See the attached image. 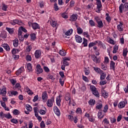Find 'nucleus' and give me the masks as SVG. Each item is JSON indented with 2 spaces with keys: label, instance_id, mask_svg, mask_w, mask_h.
Returning <instances> with one entry per match:
<instances>
[{
  "label": "nucleus",
  "instance_id": "nucleus-1",
  "mask_svg": "<svg viewBox=\"0 0 128 128\" xmlns=\"http://www.w3.org/2000/svg\"><path fill=\"white\" fill-rule=\"evenodd\" d=\"M90 90L92 92V94L95 96L96 98H100V93L96 90V88L94 86H90Z\"/></svg>",
  "mask_w": 128,
  "mask_h": 128
},
{
  "label": "nucleus",
  "instance_id": "nucleus-2",
  "mask_svg": "<svg viewBox=\"0 0 128 128\" xmlns=\"http://www.w3.org/2000/svg\"><path fill=\"white\" fill-rule=\"evenodd\" d=\"M26 44H27V46L26 47L24 50L25 54H30V50H32V44L29 45L28 42H26Z\"/></svg>",
  "mask_w": 128,
  "mask_h": 128
},
{
  "label": "nucleus",
  "instance_id": "nucleus-3",
  "mask_svg": "<svg viewBox=\"0 0 128 128\" xmlns=\"http://www.w3.org/2000/svg\"><path fill=\"white\" fill-rule=\"evenodd\" d=\"M94 20L96 21V22L98 24V26L100 28H104V23L102 22V20H100V18L96 16L94 18Z\"/></svg>",
  "mask_w": 128,
  "mask_h": 128
},
{
  "label": "nucleus",
  "instance_id": "nucleus-4",
  "mask_svg": "<svg viewBox=\"0 0 128 128\" xmlns=\"http://www.w3.org/2000/svg\"><path fill=\"white\" fill-rule=\"evenodd\" d=\"M54 97L52 96L50 99H48L46 102V105L48 108H52L54 106Z\"/></svg>",
  "mask_w": 128,
  "mask_h": 128
},
{
  "label": "nucleus",
  "instance_id": "nucleus-5",
  "mask_svg": "<svg viewBox=\"0 0 128 128\" xmlns=\"http://www.w3.org/2000/svg\"><path fill=\"white\" fill-rule=\"evenodd\" d=\"M72 32H74V30L72 29H70L68 30L63 35L64 38H70V36L72 34Z\"/></svg>",
  "mask_w": 128,
  "mask_h": 128
},
{
  "label": "nucleus",
  "instance_id": "nucleus-6",
  "mask_svg": "<svg viewBox=\"0 0 128 128\" xmlns=\"http://www.w3.org/2000/svg\"><path fill=\"white\" fill-rule=\"evenodd\" d=\"M62 94H60L56 98V104L58 106H60V102H62Z\"/></svg>",
  "mask_w": 128,
  "mask_h": 128
},
{
  "label": "nucleus",
  "instance_id": "nucleus-7",
  "mask_svg": "<svg viewBox=\"0 0 128 128\" xmlns=\"http://www.w3.org/2000/svg\"><path fill=\"white\" fill-rule=\"evenodd\" d=\"M92 59L96 64H100V58H98L96 55L92 56Z\"/></svg>",
  "mask_w": 128,
  "mask_h": 128
},
{
  "label": "nucleus",
  "instance_id": "nucleus-8",
  "mask_svg": "<svg viewBox=\"0 0 128 128\" xmlns=\"http://www.w3.org/2000/svg\"><path fill=\"white\" fill-rule=\"evenodd\" d=\"M36 72L38 74H42V72H44V70L40 66V64H38L36 66Z\"/></svg>",
  "mask_w": 128,
  "mask_h": 128
},
{
  "label": "nucleus",
  "instance_id": "nucleus-9",
  "mask_svg": "<svg viewBox=\"0 0 128 128\" xmlns=\"http://www.w3.org/2000/svg\"><path fill=\"white\" fill-rule=\"evenodd\" d=\"M42 98L43 102H46V100H48V92H46V91H45L42 93Z\"/></svg>",
  "mask_w": 128,
  "mask_h": 128
},
{
  "label": "nucleus",
  "instance_id": "nucleus-10",
  "mask_svg": "<svg viewBox=\"0 0 128 128\" xmlns=\"http://www.w3.org/2000/svg\"><path fill=\"white\" fill-rule=\"evenodd\" d=\"M42 56V50H36L34 52V56L36 58H40Z\"/></svg>",
  "mask_w": 128,
  "mask_h": 128
},
{
  "label": "nucleus",
  "instance_id": "nucleus-11",
  "mask_svg": "<svg viewBox=\"0 0 128 128\" xmlns=\"http://www.w3.org/2000/svg\"><path fill=\"white\" fill-rule=\"evenodd\" d=\"M10 24L12 26H16V24H22V21L18 20V19H16L15 20H12L10 22Z\"/></svg>",
  "mask_w": 128,
  "mask_h": 128
},
{
  "label": "nucleus",
  "instance_id": "nucleus-12",
  "mask_svg": "<svg viewBox=\"0 0 128 128\" xmlns=\"http://www.w3.org/2000/svg\"><path fill=\"white\" fill-rule=\"evenodd\" d=\"M54 114H56V116H60V109L58 108V106H54Z\"/></svg>",
  "mask_w": 128,
  "mask_h": 128
},
{
  "label": "nucleus",
  "instance_id": "nucleus-13",
  "mask_svg": "<svg viewBox=\"0 0 128 128\" xmlns=\"http://www.w3.org/2000/svg\"><path fill=\"white\" fill-rule=\"evenodd\" d=\"M9 96H18V92L16 90H12L8 92Z\"/></svg>",
  "mask_w": 128,
  "mask_h": 128
},
{
  "label": "nucleus",
  "instance_id": "nucleus-14",
  "mask_svg": "<svg viewBox=\"0 0 128 128\" xmlns=\"http://www.w3.org/2000/svg\"><path fill=\"white\" fill-rule=\"evenodd\" d=\"M22 31L20 30V28H19L18 30V35L19 36V39L20 40L22 41L24 40V38H22Z\"/></svg>",
  "mask_w": 128,
  "mask_h": 128
},
{
  "label": "nucleus",
  "instance_id": "nucleus-15",
  "mask_svg": "<svg viewBox=\"0 0 128 128\" xmlns=\"http://www.w3.org/2000/svg\"><path fill=\"white\" fill-rule=\"evenodd\" d=\"M2 46L6 50V52H10V46H8V44H2Z\"/></svg>",
  "mask_w": 128,
  "mask_h": 128
},
{
  "label": "nucleus",
  "instance_id": "nucleus-16",
  "mask_svg": "<svg viewBox=\"0 0 128 128\" xmlns=\"http://www.w3.org/2000/svg\"><path fill=\"white\" fill-rule=\"evenodd\" d=\"M0 94L4 96L6 94V88L5 86L2 87V90H0Z\"/></svg>",
  "mask_w": 128,
  "mask_h": 128
},
{
  "label": "nucleus",
  "instance_id": "nucleus-17",
  "mask_svg": "<svg viewBox=\"0 0 128 128\" xmlns=\"http://www.w3.org/2000/svg\"><path fill=\"white\" fill-rule=\"evenodd\" d=\"M6 30L10 34H12L14 32V28H10L8 27H6Z\"/></svg>",
  "mask_w": 128,
  "mask_h": 128
},
{
  "label": "nucleus",
  "instance_id": "nucleus-18",
  "mask_svg": "<svg viewBox=\"0 0 128 128\" xmlns=\"http://www.w3.org/2000/svg\"><path fill=\"white\" fill-rule=\"evenodd\" d=\"M96 4H97V8L98 10V12H100V8H102V2L100 1H97L96 2Z\"/></svg>",
  "mask_w": 128,
  "mask_h": 128
},
{
  "label": "nucleus",
  "instance_id": "nucleus-19",
  "mask_svg": "<svg viewBox=\"0 0 128 128\" xmlns=\"http://www.w3.org/2000/svg\"><path fill=\"white\" fill-rule=\"evenodd\" d=\"M122 22H120V24L118 25L117 26L118 30H119V32H122V30H124V28L122 27Z\"/></svg>",
  "mask_w": 128,
  "mask_h": 128
},
{
  "label": "nucleus",
  "instance_id": "nucleus-20",
  "mask_svg": "<svg viewBox=\"0 0 128 128\" xmlns=\"http://www.w3.org/2000/svg\"><path fill=\"white\" fill-rule=\"evenodd\" d=\"M18 52H20V49L14 48L12 50V54L13 56L14 54H18Z\"/></svg>",
  "mask_w": 128,
  "mask_h": 128
},
{
  "label": "nucleus",
  "instance_id": "nucleus-21",
  "mask_svg": "<svg viewBox=\"0 0 128 128\" xmlns=\"http://www.w3.org/2000/svg\"><path fill=\"white\" fill-rule=\"evenodd\" d=\"M32 28L33 30H37V28H40V25L37 23L34 22L32 24Z\"/></svg>",
  "mask_w": 128,
  "mask_h": 128
},
{
  "label": "nucleus",
  "instance_id": "nucleus-22",
  "mask_svg": "<svg viewBox=\"0 0 128 128\" xmlns=\"http://www.w3.org/2000/svg\"><path fill=\"white\" fill-rule=\"evenodd\" d=\"M65 100H66L68 101V104L69 106H70V95L69 94H67L66 96H65Z\"/></svg>",
  "mask_w": 128,
  "mask_h": 128
},
{
  "label": "nucleus",
  "instance_id": "nucleus-23",
  "mask_svg": "<svg viewBox=\"0 0 128 128\" xmlns=\"http://www.w3.org/2000/svg\"><path fill=\"white\" fill-rule=\"evenodd\" d=\"M118 108H124L126 106V102H121L119 103L118 105Z\"/></svg>",
  "mask_w": 128,
  "mask_h": 128
},
{
  "label": "nucleus",
  "instance_id": "nucleus-24",
  "mask_svg": "<svg viewBox=\"0 0 128 128\" xmlns=\"http://www.w3.org/2000/svg\"><path fill=\"white\" fill-rule=\"evenodd\" d=\"M26 68L29 72H32V64H30V63L27 64Z\"/></svg>",
  "mask_w": 128,
  "mask_h": 128
},
{
  "label": "nucleus",
  "instance_id": "nucleus-25",
  "mask_svg": "<svg viewBox=\"0 0 128 128\" xmlns=\"http://www.w3.org/2000/svg\"><path fill=\"white\" fill-rule=\"evenodd\" d=\"M22 70H24V68L21 67L16 72V75L20 76L22 72Z\"/></svg>",
  "mask_w": 128,
  "mask_h": 128
},
{
  "label": "nucleus",
  "instance_id": "nucleus-26",
  "mask_svg": "<svg viewBox=\"0 0 128 128\" xmlns=\"http://www.w3.org/2000/svg\"><path fill=\"white\" fill-rule=\"evenodd\" d=\"M13 45L14 48H16L18 46V38H16L13 40Z\"/></svg>",
  "mask_w": 128,
  "mask_h": 128
},
{
  "label": "nucleus",
  "instance_id": "nucleus-27",
  "mask_svg": "<svg viewBox=\"0 0 128 128\" xmlns=\"http://www.w3.org/2000/svg\"><path fill=\"white\" fill-rule=\"evenodd\" d=\"M116 66V63H114V61H110V66L111 67V68L113 70H116V66Z\"/></svg>",
  "mask_w": 128,
  "mask_h": 128
},
{
  "label": "nucleus",
  "instance_id": "nucleus-28",
  "mask_svg": "<svg viewBox=\"0 0 128 128\" xmlns=\"http://www.w3.org/2000/svg\"><path fill=\"white\" fill-rule=\"evenodd\" d=\"M93 68H94L95 72H97L98 74H101V72H102V70L100 68L98 67H93Z\"/></svg>",
  "mask_w": 128,
  "mask_h": 128
},
{
  "label": "nucleus",
  "instance_id": "nucleus-29",
  "mask_svg": "<svg viewBox=\"0 0 128 128\" xmlns=\"http://www.w3.org/2000/svg\"><path fill=\"white\" fill-rule=\"evenodd\" d=\"M98 118L102 119L104 118V115L102 114V111L100 110L98 112Z\"/></svg>",
  "mask_w": 128,
  "mask_h": 128
},
{
  "label": "nucleus",
  "instance_id": "nucleus-30",
  "mask_svg": "<svg viewBox=\"0 0 128 128\" xmlns=\"http://www.w3.org/2000/svg\"><path fill=\"white\" fill-rule=\"evenodd\" d=\"M59 54L62 56H66V50H60L59 51Z\"/></svg>",
  "mask_w": 128,
  "mask_h": 128
},
{
  "label": "nucleus",
  "instance_id": "nucleus-31",
  "mask_svg": "<svg viewBox=\"0 0 128 128\" xmlns=\"http://www.w3.org/2000/svg\"><path fill=\"white\" fill-rule=\"evenodd\" d=\"M70 20L72 22H74L78 20V16L76 14H72L70 17Z\"/></svg>",
  "mask_w": 128,
  "mask_h": 128
},
{
  "label": "nucleus",
  "instance_id": "nucleus-32",
  "mask_svg": "<svg viewBox=\"0 0 128 128\" xmlns=\"http://www.w3.org/2000/svg\"><path fill=\"white\" fill-rule=\"evenodd\" d=\"M106 20H107V22H110V20H112V18H110V16H109L108 13H106Z\"/></svg>",
  "mask_w": 128,
  "mask_h": 128
},
{
  "label": "nucleus",
  "instance_id": "nucleus-33",
  "mask_svg": "<svg viewBox=\"0 0 128 128\" xmlns=\"http://www.w3.org/2000/svg\"><path fill=\"white\" fill-rule=\"evenodd\" d=\"M100 74H102L100 76V80H104L106 78V74L104 72L102 71V72H101Z\"/></svg>",
  "mask_w": 128,
  "mask_h": 128
},
{
  "label": "nucleus",
  "instance_id": "nucleus-34",
  "mask_svg": "<svg viewBox=\"0 0 128 128\" xmlns=\"http://www.w3.org/2000/svg\"><path fill=\"white\" fill-rule=\"evenodd\" d=\"M88 104L90 106H94V104H96V100H92V99H90V101L88 102Z\"/></svg>",
  "mask_w": 128,
  "mask_h": 128
},
{
  "label": "nucleus",
  "instance_id": "nucleus-35",
  "mask_svg": "<svg viewBox=\"0 0 128 128\" xmlns=\"http://www.w3.org/2000/svg\"><path fill=\"white\" fill-rule=\"evenodd\" d=\"M59 82L63 86L64 84V78H60Z\"/></svg>",
  "mask_w": 128,
  "mask_h": 128
},
{
  "label": "nucleus",
  "instance_id": "nucleus-36",
  "mask_svg": "<svg viewBox=\"0 0 128 128\" xmlns=\"http://www.w3.org/2000/svg\"><path fill=\"white\" fill-rule=\"evenodd\" d=\"M84 42L82 43V44H83V46L84 47L88 46V40L86 39V38H84Z\"/></svg>",
  "mask_w": 128,
  "mask_h": 128
},
{
  "label": "nucleus",
  "instance_id": "nucleus-37",
  "mask_svg": "<svg viewBox=\"0 0 128 128\" xmlns=\"http://www.w3.org/2000/svg\"><path fill=\"white\" fill-rule=\"evenodd\" d=\"M30 38L32 40H34L36 38V34L32 33L30 34Z\"/></svg>",
  "mask_w": 128,
  "mask_h": 128
},
{
  "label": "nucleus",
  "instance_id": "nucleus-38",
  "mask_svg": "<svg viewBox=\"0 0 128 128\" xmlns=\"http://www.w3.org/2000/svg\"><path fill=\"white\" fill-rule=\"evenodd\" d=\"M13 114H14V116H18V114H20V112L16 109H14L13 111Z\"/></svg>",
  "mask_w": 128,
  "mask_h": 128
},
{
  "label": "nucleus",
  "instance_id": "nucleus-39",
  "mask_svg": "<svg viewBox=\"0 0 128 128\" xmlns=\"http://www.w3.org/2000/svg\"><path fill=\"white\" fill-rule=\"evenodd\" d=\"M75 38L76 42H80V36H78V35L75 36Z\"/></svg>",
  "mask_w": 128,
  "mask_h": 128
},
{
  "label": "nucleus",
  "instance_id": "nucleus-40",
  "mask_svg": "<svg viewBox=\"0 0 128 128\" xmlns=\"http://www.w3.org/2000/svg\"><path fill=\"white\" fill-rule=\"evenodd\" d=\"M56 24H58L56 21H54V20L51 21V26H52L53 28H56Z\"/></svg>",
  "mask_w": 128,
  "mask_h": 128
},
{
  "label": "nucleus",
  "instance_id": "nucleus-41",
  "mask_svg": "<svg viewBox=\"0 0 128 128\" xmlns=\"http://www.w3.org/2000/svg\"><path fill=\"white\" fill-rule=\"evenodd\" d=\"M89 24L91 26H96V22H94V20H90Z\"/></svg>",
  "mask_w": 128,
  "mask_h": 128
},
{
  "label": "nucleus",
  "instance_id": "nucleus-42",
  "mask_svg": "<svg viewBox=\"0 0 128 128\" xmlns=\"http://www.w3.org/2000/svg\"><path fill=\"white\" fill-rule=\"evenodd\" d=\"M26 110H29V112H32V108L30 104H26Z\"/></svg>",
  "mask_w": 128,
  "mask_h": 128
},
{
  "label": "nucleus",
  "instance_id": "nucleus-43",
  "mask_svg": "<svg viewBox=\"0 0 128 128\" xmlns=\"http://www.w3.org/2000/svg\"><path fill=\"white\" fill-rule=\"evenodd\" d=\"M102 96H104V98H108V94L106 93V91H104L102 93Z\"/></svg>",
  "mask_w": 128,
  "mask_h": 128
},
{
  "label": "nucleus",
  "instance_id": "nucleus-44",
  "mask_svg": "<svg viewBox=\"0 0 128 128\" xmlns=\"http://www.w3.org/2000/svg\"><path fill=\"white\" fill-rule=\"evenodd\" d=\"M124 10V4H122L119 6V10L120 14H122V10Z\"/></svg>",
  "mask_w": 128,
  "mask_h": 128
},
{
  "label": "nucleus",
  "instance_id": "nucleus-45",
  "mask_svg": "<svg viewBox=\"0 0 128 128\" xmlns=\"http://www.w3.org/2000/svg\"><path fill=\"white\" fill-rule=\"evenodd\" d=\"M26 60L28 62H31L32 60V56L30 54H27L26 56Z\"/></svg>",
  "mask_w": 128,
  "mask_h": 128
},
{
  "label": "nucleus",
  "instance_id": "nucleus-46",
  "mask_svg": "<svg viewBox=\"0 0 128 128\" xmlns=\"http://www.w3.org/2000/svg\"><path fill=\"white\" fill-rule=\"evenodd\" d=\"M102 108V103H98L97 104L96 106V108L97 110H100V108Z\"/></svg>",
  "mask_w": 128,
  "mask_h": 128
},
{
  "label": "nucleus",
  "instance_id": "nucleus-47",
  "mask_svg": "<svg viewBox=\"0 0 128 128\" xmlns=\"http://www.w3.org/2000/svg\"><path fill=\"white\" fill-rule=\"evenodd\" d=\"M6 116V114H4V112H0V118L2 120H4V118Z\"/></svg>",
  "mask_w": 128,
  "mask_h": 128
},
{
  "label": "nucleus",
  "instance_id": "nucleus-48",
  "mask_svg": "<svg viewBox=\"0 0 128 128\" xmlns=\"http://www.w3.org/2000/svg\"><path fill=\"white\" fill-rule=\"evenodd\" d=\"M128 48H125L123 50V56H127L128 54Z\"/></svg>",
  "mask_w": 128,
  "mask_h": 128
},
{
  "label": "nucleus",
  "instance_id": "nucleus-49",
  "mask_svg": "<svg viewBox=\"0 0 128 128\" xmlns=\"http://www.w3.org/2000/svg\"><path fill=\"white\" fill-rule=\"evenodd\" d=\"M2 10H4L5 12H6V10H8V6L4 4H3L2 6Z\"/></svg>",
  "mask_w": 128,
  "mask_h": 128
},
{
  "label": "nucleus",
  "instance_id": "nucleus-50",
  "mask_svg": "<svg viewBox=\"0 0 128 128\" xmlns=\"http://www.w3.org/2000/svg\"><path fill=\"white\" fill-rule=\"evenodd\" d=\"M84 72L85 74H86V76H88V74H90V70H89L88 68H84Z\"/></svg>",
  "mask_w": 128,
  "mask_h": 128
},
{
  "label": "nucleus",
  "instance_id": "nucleus-51",
  "mask_svg": "<svg viewBox=\"0 0 128 128\" xmlns=\"http://www.w3.org/2000/svg\"><path fill=\"white\" fill-rule=\"evenodd\" d=\"M118 46H114V50L112 51L113 54H116V52H118Z\"/></svg>",
  "mask_w": 128,
  "mask_h": 128
},
{
  "label": "nucleus",
  "instance_id": "nucleus-52",
  "mask_svg": "<svg viewBox=\"0 0 128 128\" xmlns=\"http://www.w3.org/2000/svg\"><path fill=\"white\" fill-rule=\"evenodd\" d=\"M102 122H104L105 124H110V121L106 118L103 120Z\"/></svg>",
  "mask_w": 128,
  "mask_h": 128
},
{
  "label": "nucleus",
  "instance_id": "nucleus-53",
  "mask_svg": "<svg viewBox=\"0 0 128 128\" xmlns=\"http://www.w3.org/2000/svg\"><path fill=\"white\" fill-rule=\"evenodd\" d=\"M43 68L46 72H50V68L48 66H44Z\"/></svg>",
  "mask_w": 128,
  "mask_h": 128
},
{
  "label": "nucleus",
  "instance_id": "nucleus-54",
  "mask_svg": "<svg viewBox=\"0 0 128 128\" xmlns=\"http://www.w3.org/2000/svg\"><path fill=\"white\" fill-rule=\"evenodd\" d=\"M62 16L64 18H68V14H66V12L62 13Z\"/></svg>",
  "mask_w": 128,
  "mask_h": 128
},
{
  "label": "nucleus",
  "instance_id": "nucleus-55",
  "mask_svg": "<svg viewBox=\"0 0 128 128\" xmlns=\"http://www.w3.org/2000/svg\"><path fill=\"white\" fill-rule=\"evenodd\" d=\"M48 78L49 80H55L54 78L52 75L50 74L48 75Z\"/></svg>",
  "mask_w": 128,
  "mask_h": 128
},
{
  "label": "nucleus",
  "instance_id": "nucleus-56",
  "mask_svg": "<svg viewBox=\"0 0 128 128\" xmlns=\"http://www.w3.org/2000/svg\"><path fill=\"white\" fill-rule=\"evenodd\" d=\"M59 74L61 76L60 78H64V73L63 72H59Z\"/></svg>",
  "mask_w": 128,
  "mask_h": 128
},
{
  "label": "nucleus",
  "instance_id": "nucleus-57",
  "mask_svg": "<svg viewBox=\"0 0 128 128\" xmlns=\"http://www.w3.org/2000/svg\"><path fill=\"white\" fill-rule=\"evenodd\" d=\"M5 118H12V115H10V114H5Z\"/></svg>",
  "mask_w": 128,
  "mask_h": 128
},
{
  "label": "nucleus",
  "instance_id": "nucleus-58",
  "mask_svg": "<svg viewBox=\"0 0 128 128\" xmlns=\"http://www.w3.org/2000/svg\"><path fill=\"white\" fill-rule=\"evenodd\" d=\"M10 82L13 86H14V84H16V80L14 79H11L10 80Z\"/></svg>",
  "mask_w": 128,
  "mask_h": 128
},
{
  "label": "nucleus",
  "instance_id": "nucleus-59",
  "mask_svg": "<svg viewBox=\"0 0 128 128\" xmlns=\"http://www.w3.org/2000/svg\"><path fill=\"white\" fill-rule=\"evenodd\" d=\"M38 100V96L36 95L34 96L32 101L34 102H36V100Z\"/></svg>",
  "mask_w": 128,
  "mask_h": 128
},
{
  "label": "nucleus",
  "instance_id": "nucleus-60",
  "mask_svg": "<svg viewBox=\"0 0 128 128\" xmlns=\"http://www.w3.org/2000/svg\"><path fill=\"white\" fill-rule=\"evenodd\" d=\"M46 110H40V114H42V115H44V114H46Z\"/></svg>",
  "mask_w": 128,
  "mask_h": 128
},
{
  "label": "nucleus",
  "instance_id": "nucleus-61",
  "mask_svg": "<svg viewBox=\"0 0 128 128\" xmlns=\"http://www.w3.org/2000/svg\"><path fill=\"white\" fill-rule=\"evenodd\" d=\"M54 10H56V12L58 10V6L56 4H54Z\"/></svg>",
  "mask_w": 128,
  "mask_h": 128
},
{
  "label": "nucleus",
  "instance_id": "nucleus-62",
  "mask_svg": "<svg viewBox=\"0 0 128 128\" xmlns=\"http://www.w3.org/2000/svg\"><path fill=\"white\" fill-rule=\"evenodd\" d=\"M108 105H106L104 109V112H108Z\"/></svg>",
  "mask_w": 128,
  "mask_h": 128
},
{
  "label": "nucleus",
  "instance_id": "nucleus-63",
  "mask_svg": "<svg viewBox=\"0 0 128 128\" xmlns=\"http://www.w3.org/2000/svg\"><path fill=\"white\" fill-rule=\"evenodd\" d=\"M13 58L14 60H18V58H20V56L18 55H13Z\"/></svg>",
  "mask_w": 128,
  "mask_h": 128
},
{
  "label": "nucleus",
  "instance_id": "nucleus-64",
  "mask_svg": "<svg viewBox=\"0 0 128 128\" xmlns=\"http://www.w3.org/2000/svg\"><path fill=\"white\" fill-rule=\"evenodd\" d=\"M0 104H1L2 106V108H6V102H4L2 101H0Z\"/></svg>",
  "mask_w": 128,
  "mask_h": 128
}]
</instances>
